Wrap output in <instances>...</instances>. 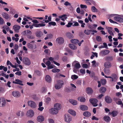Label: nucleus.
<instances>
[{
	"label": "nucleus",
	"mask_w": 123,
	"mask_h": 123,
	"mask_svg": "<svg viewBox=\"0 0 123 123\" xmlns=\"http://www.w3.org/2000/svg\"><path fill=\"white\" fill-rule=\"evenodd\" d=\"M57 83L55 85V87L56 89H59L61 88L64 83L62 80H59L57 81Z\"/></svg>",
	"instance_id": "nucleus-1"
},
{
	"label": "nucleus",
	"mask_w": 123,
	"mask_h": 123,
	"mask_svg": "<svg viewBox=\"0 0 123 123\" xmlns=\"http://www.w3.org/2000/svg\"><path fill=\"white\" fill-rule=\"evenodd\" d=\"M89 101L94 106H96L98 105L97 103L98 102V100L96 99L91 98L89 100Z\"/></svg>",
	"instance_id": "nucleus-2"
},
{
	"label": "nucleus",
	"mask_w": 123,
	"mask_h": 123,
	"mask_svg": "<svg viewBox=\"0 0 123 123\" xmlns=\"http://www.w3.org/2000/svg\"><path fill=\"white\" fill-rule=\"evenodd\" d=\"M27 46L28 48L31 49H35L37 48V46L33 43L30 42L27 44Z\"/></svg>",
	"instance_id": "nucleus-3"
},
{
	"label": "nucleus",
	"mask_w": 123,
	"mask_h": 123,
	"mask_svg": "<svg viewBox=\"0 0 123 123\" xmlns=\"http://www.w3.org/2000/svg\"><path fill=\"white\" fill-rule=\"evenodd\" d=\"M56 42L60 44H63L64 41V39L62 37H58L56 39Z\"/></svg>",
	"instance_id": "nucleus-4"
},
{
	"label": "nucleus",
	"mask_w": 123,
	"mask_h": 123,
	"mask_svg": "<svg viewBox=\"0 0 123 123\" xmlns=\"http://www.w3.org/2000/svg\"><path fill=\"white\" fill-rule=\"evenodd\" d=\"M23 62L24 64L26 65H29L31 64V62L30 59L27 57L24 58Z\"/></svg>",
	"instance_id": "nucleus-5"
},
{
	"label": "nucleus",
	"mask_w": 123,
	"mask_h": 123,
	"mask_svg": "<svg viewBox=\"0 0 123 123\" xmlns=\"http://www.w3.org/2000/svg\"><path fill=\"white\" fill-rule=\"evenodd\" d=\"M58 111L54 107L52 108L49 110V112L52 114L55 115L58 112Z\"/></svg>",
	"instance_id": "nucleus-6"
},
{
	"label": "nucleus",
	"mask_w": 123,
	"mask_h": 123,
	"mask_svg": "<svg viewBox=\"0 0 123 123\" xmlns=\"http://www.w3.org/2000/svg\"><path fill=\"white\" fill-rule=\"evenodd\" d=\"M6 102L3 98H1L0 99V107H4L6 103Z\"/></svg>",
	"instance_id": "nucleus-7"
},
{
	"label": "nucleus",
	"mask_w": 123,
	"mask_h": 123,
	"mask_svg": "<svg viewBox=\"0 0 123 123\" xmlns=\"http://www.w3.org/2000/svg\"><path fill=\"white\" fill-rule=\"evenodd\" d=\"M109 52L110 51L109 50H103L100 52L99 54L102 56H104L108 54Z\"/></svg>",
	"instance_id": "nucleus-8"
},
{
	"label": "nucleus",
	"mask_w": 123,
	"mask_h": 123,
	"mask_svg": "<svg viewBox=\"0 0 123 123\" xmlns=\"http://www.w3.org/2000/svg\"><path fill=\"white\" fill-rule=\"evenodd\" d=\"M29 106H30L32 108H35L36 107V105L35 103L32 101H29L28 102Z\"/></svg>",
	"instance_id": "nucleus-9"
},
{
	"label": "nucleus",
	"mask_w": 123,
	"mask_h": 123,
	"mask_svg": "<svg viewBox=\"0 0 123 123\" xmlns=\"http://www.w3.org/2000/svg\"><path fill=\"white\" fill-rule=\"evenodd\" d=\"M113 19L115 21L119 22H123V18L118 16L114 17L113 18Z\"/></svg>",
	"instance_id": "nucleus-10"
},
{
	"label": "nucleus",
	"mask_w": 123,
	"mask_h": 123,
	"mask_svg": "<svg viewBox=\"0 0 123 123\" xmlns=\"http://www.w3.org/2000/svg\"><path fill=\"white\" fill-rule=\"evenodd\" d=\"M54 107L57 109L58 111L61 110L62 108V106L60 104L57 103L55 104L54 105Z\"/></svg>",
	"instance_id": "nucleus-11"
},
{
	"label": "nucleus",
	"mask_w": 123,
	"mask_h": 123,
	"mask_svg": "<svg viewBox=\"0 0 123 123\" xmlns=\"http://www.w3.org/2000/svg\"><path fill=\"white\" fill-rule=\"evenodd\" d=\"M20 28V26L17 25H14L13 27V29L16 33H18L19 31V29Z\"/></svg>",
	"instance_id": "nucleus-12"
},
{
	"label": "nucleus",
	"mask_w": 123,
	"mask_h": 123,
	"mask_svg": "<svg viewBox=\"0 0 123 123\" xmlns=\"http://www.w3.org/2000/svg\"><path fill=\"white\" fill-rule=\"evenodd\" d=\"M12 94L14 97H18L20 96V93L18 91L13 92Z\"/></svg>",
	"instance_id": "nucleus-13"
},
{
	"label": "nucleus",
	"mask_w": 123,
	"mask_h": 123,
	"mask_svg": "<svg viewBox=\"0 0 123 123\" xmlns=\"http://www.w3.org/2000/svg\"><path fill=\"white\" fill-rule=\"evenodd\" d=\"M35 35L37 37L40 38L43 35V33L41 31H38L36 32Z\"/></svg>",
	"instance_id": "nucleus-14"
},
{
	"label": "nucleus",
	"mask_w": 123,
	"mask_h": 123,
	"mask_svg": "<svg viewBox=\"0 0 123 123\" xmlns=\"http://www.w3.org/2000/svg\"><path fill=\"white\" fill-rule=\"evenodd\" d=\"M44 118L43 116H38L37 118V121L39 122H42L44 121Z\"/></svg>",
	"instance_id": "nucleus-15"
},
{
	"label": "nucleus",
	"mask_w": 123,
	"mask_h": 123,
	"mask_svg": "<svg viewBox=\"0 0 123 123\" xmlns=\"http://www.w3.org/2000/svg\"><path fill=\"white\" fill-rule=\"evenodd\" d=\"M105 100L106 103H110L112 102V99L109 96H106L105 98Z\"/></svg>",
	"instance_id": "nucleus-16"
},
{
	"label": "nucleus",
	"mask_w": 123,
	"mask_h": 123,
	"mask_svg": "<svg viewBox=\"0 0 123 123\" xmlns=\"http://www.w3.org/2000/svg\"><path fill=\"white\" fill-rule=\"evenodd\" d=\"M16 81H13L12 82L14 83L17 84H18L22 86H23V84L21 83L22 82V81H21L17 79L15 80Z\"/></svg>",
	"instance_id": "nucleus-17"
},
{
	"label": "nucleus",
	"mask_w": 123,
	"mask_h": 123,
	"mask_svg": "<svg viewBox=\"0 0 123 123\" xmlns=\"http://www.w3.org/2000/svg\"><path fill=\"white\" fill-rule=\"evenodd\" d=\"M65 119L66 122L69 123L71 120V118L70 116H65Z\"/></svg>",
	"instance_id": "nucleus-18"
},
{
	"label": "nucleus",
	"mask_w": 123,
	"mask_h": 123,
	"mask_svg": "<svg viewBox=\"0 0 123 123\" xmlns=\"http://www.w3.org/2000/svg\"><path fill=\"white\" fill-rule=\"evenodd\" d=\"M104 65L105 68H110L111 66V63L109 62H107L104 63Z\"/></svg>",
	"instance_id": "nucleus-19"
},
{
	"label": "nucleus",
	"mask_w": 123,
	"mask_h": 123,
	"mask_svg": "<svg viewBox=\"0 0 123 123\" xmlns=\"http://www.w3.org/2000/svg\"><path fill=\"white\" fill-rule=\"evenodd\" d=\"M80 108L82 111L87 110L88 108L87 106L84 105H81L80 106Z\"/></svg>",
	"instance_id": "nucleus-20"
},
{
	"label": "nucleus",
	"mask_w": 123,
	"mask_h": 123,
	"mask_svg": "<svg viewBox=\"0 0 123 123\" xmlns=\"http://www.w3.org/2000/svg\"><path fill=\"white\" fill-rule=\"evenodd\" d=\"M2 16L6 19H8L9 18L8 15L6 12H3L1 14Z\"/></svg>",
	"instance_id": "nucleus-21"
},
{
	"label": "nucleus",
	"mask_w": 123,
	"mask_h": 123,
	"mask_svg": "<svg viewBox=\"0 0 123 123\" xmlns=\"http://www.w3.org/2000/svg\"><path fill=\"white\" fill-rule=\"evenodd\" d=\"M66 34L67 37L69 38H72L74 37V36L73 35L69 32L66 33Z\"/></svg>",
	"instance_id": "nucleus-22"
},
{
	"label": "nucleus",
	"mask_w": 123,
	"mask_h": 123,
	"mask_svg": "<svg viewBox=\"0 0 123 123\" xmlns=\"http://www.w3.org/2000/svg\"><path fill=\"white\" fill-rule=\"evenodd\" d=\"M45 79L48 82L50 83L51 81V79L50 76L49 75L46 76Z\"/></svg>",
	"instance_id": "nucleus-23"
},
{
	"label": "nucleus",
	"mask_w": 123,
	"mask_h": 123,
	"mask_svg": "<svg viewBox=\"0 0 123 123\" xmlns=\"http://www.w3.org/2000/svg\"><path fill=\"white\" fill-rule=\"evenodd\" d=\"M111 76H112V79L111 80L112 81H115L117 80V77L116 74H113Z\"/></svg>",
	"instance_id": "nucleus-24"
},
{
	"label": "nucleus",
	"mask_w": 123,
	"mask_h": 123,
	"mask_svg": "<svg viewBox=\"0 0 123 123\" xmlns=\"http://www.w3.org/2000/svg\"><path fill=\"white\" fill-rule=\"evenodd\" d=\"M27 115H34V113L32 110H30L27 111Z\"/></svg>",
	"instance_id": "nucleus-25"
},
{
	"label": "nucleus",
	"mask_w": 123,
	"mask_h": 123,
	"mask_svg": "<svg viewBox=\"0 0 123 123\" xmlns=\"http://www.w3.org/2000/svg\"><path fill=\"white\" fill-rule=\"evenodd\" d=\"M86 92L88 94H92L93 93V91L92 89L90 87H88L86 88Z\"/></svg>",
	"instance_id": "nucleus-26"
},
{
	"label": "nucleus",
	"mask_w": 123,
	"mask_h": 123,
	"mask_svg": "<svg viewBox=\"0 0 123 123\" xmlns=\"http://www.w3.org/2000/svg\"><path fill=\"white\" fill-rule=\"evenodd\" d=\"M104 70V73L106 74H109L110 73V70L108 68H105Z\"/></svg>",
	"instance_id": "nucleus-27"
},
{
	"label": "nucleus",
	"mask_w": 123,
	"mask_h": 123,
	"mask_svg": "<svg viewBox=\"0 0 123 123\" xmlns=\"http://www.w3.org/2000/svg\"><path fill=\"white\" fill-rule=\"evenodd\" d=\"M106 90V88L104 87H101L99 91L101 93H104Z\"/></svg>",
	"instance_id": "nucleus-28"
},
{
	"label": "nucleus",
	"mask_w": 123,
	"mask_h": 123,
	"mask_svg": "<svg viewBox=\"0 0 123 123\" xmlns=\"http://www.w3.org/2000/svg\"><path fill=\"white\" fill-rule=\"evenodd\" d=\"M68 112L71 115H76V112L72 110H68Z\"/></svg>",
	"instance_id": "nucleus-29"
},
{
	"label": "nucleus",
	"mask_w": 123,
	"mask_h": 123,
	"mask_svg": "<svg viewBox=\"0 0 123 123\" xmlns=\"http://www.w3.org/2000/svg\"><path fill=\"white\" fill-rule=\"evenodd\" d=\"M69 101L70 103L74 105H76L77 104V102L76 100L72 99H70Z\"/></svg>",
	"instance_id": "nucleus-30"
},
{
	"label": "nucleus",
	"mask_w": 123,
	"mask_h": 123,
	"mask_svg": "<svg viewBox=\"0 0 123 123\" xmlns=\"http://www.w3.org/2000/svg\"><path fill=\"white\" fill-rule=\"evenodd\" d=\"M104 118V120L106 122H109L110 120V118L108 116H105Z\"/></svg>",
	"instance_id": "nucleus-31"
},
{
	"label": "nucleus",
	"mask_w": 123,
	"mask_h": 123,
	"mask_svg": "<svg viewBox=\"0 0 123 123\" xmlns=\"http://www.w3.org/2000/svg\"><path fill=\"white\" fill-rule=\"evenodd\" d=\"M71 42L74 44H76L78 43L79 41L78 40L75 39H73L71 40Z\"/></svg>",
	"instance_id": "nucleus-32"
},
{
	"label": "nucleus",
	"mask_w": 123,
	"mask_h": 123,
	"mask_svg": "<svg viewBox=\"0 0 123 123\" xmlns=\"http://www.w3.org/2000/svg\"><path fill=\"white\" fill-rule=\"evenodd\" d=\"M91 32V30L88 29L85 30L84 31V33L88 35L90 34Z\"/></svg>",
	"instance_id": "nucleus-33"
},
{
	"label": "nucleus",
	"mask_w": 123,
	"mask_h": 123,
	"mask_svg": "<svg viewBox=\"0 0 123 123\" xmlns=\"http://www.w3.org/2000/svg\"><path fill=\"white\" fill-rule=\"evenodd\" d=\"M69 46L72 49H75L77 48L73 44H69Z\"/></svg>",
	"instance_id": "nucleus-34"
},
{
	"label": "nucleus",
	"mask_w": 123,
	"mask_h": 123,
	"mask_svg": "<svg viewBox=\"0 0 123 123\" xmlns=\"http://www.w3.org/2000/svg\"><path fill=\"white\" fill-rule=\"evenodd\" d=\"M17 115H23L25 114V113L23 111H18L16 113Z\"/></svg>",
	"instance_id": "nucleus-35"
},
{
	"label": "nucleus",
	"mask_w": 123,
	"mask_h": 123,
	"mask_svg": "<svg viewBox=\"0 0 123 123\" xmlns=\"http://www.w3.org/2000/svg\"><path fill=\"white\" fill-rule=\"evenodd\" d=\"M48 25H48V26L49 27H50L51 26V25L54 26L56 25V24L55 22L52 21L49 22L48 23Z\"/></svg>",
	"instance_id": "nucleus-36"
},
{
	"label": "nucleus",
	"mask_w": 123,
	"mask_h": 123,
	"mask_svg": "<svg viewBox=\"0 0 123 123\" xmlns=\"http://www.w3.org/2000/svg\"><path fill=\"white\" fill-rule=\"evenodd\" d=\"M78 99V100H80V101L81 102H84L86 101V99L84 97L79 98Z\"/></svg>",
	"instance_id": "nucleus-37"
},
{
	"label": "nucleus",
	"mask_w": 123,
	"mask_h": 123,
	"mask_svg": "<svg viewBox=\"0 0 123 123\" xmlns=\"http://www.w3.org/2000/svg\"><path fill=\"white\" fill-rule=\"evenodd\" d=\"M4 19L1 17H0V25H3L5 23Z\"/></svg>",
	"instance_id": "nucleus-38"
},
{
	"label": "nucleus",
	"mask_w": 123,
	"mask_h": 123,
	"mask_svg": "<svg viewBox=\"0 0 123 123\" xmlns=\"http://www.w3.org/2000/svg\"><path fill=\"white\" fill-rule=\"evenodd\" d=\"M2 28L6 30L7 31H10V29L9 27L6 25H4L2 27Z\"/></svg>",
	"instance_id": "nucleus-39"
},
{
	"label": "nucleus",
	"mask_w": 123,
	"mask_h": 123,
	"mask_svg": "<svg viewBox=\"0 0 123 123\" xmlns=\"http://www.w3.org/2000/svg\"><path fill=\"white\" fill-rule=\"evenodd\" d=\"M60 71V69L56 68H55L52 70V72L54 73L58 72Z\"/></svg>",
	"instance_id": "nucleus-40"
},
{
	"label": "nucleus",
	"mask_w": 123,
	"mask_h": 123,
	"mask_svg": "<svg viewBox=\"0 0 123 123\" xmlns=\"http://www.w3.org/2000/svg\"><path fill=\"white\" fill-rule=\"evenodd\" d=\"M74 66L76 69H79L80 67V64L78 63H76L74 65Z\"/></svg>",
	"instance_id": "nucleus-41"
},
{
	"label": "nucleus",
	"mask_w": 123,
	"mask_h": 123,
	"mask_svg": "<svg viewBox=\"0 0 123 123\" xmlns=\"http://www.w3.org/2000/svg\"><path fill=\"white\" fill-rule=\"evenodd\" d=\"M101 82L102 85H105L106 83V80H105L104 79H102L101 80Z\"/></svg>",
	"instance_id": "nucleus-42"
},
{
	"label": "nucleus",
	"mask_w": 123,
	"mask_h": 123,
	"mask_svg": "<svg viewBox=\"0 0 123 123\" xmlns=\"http://www.w3.org/2000/svg\"><path fill=\"white\" fill-rule=\"evenodd\" d=\"M96 39L97 41L98 42H101L102 41L101 37L100 36H97L96 37Z\"/></svg>",
	"instance_id": "nucleus-43"
},
{
	"label": "nucleus",
	"mask_w": 123,
	"mask_h": 123,
	"mask_svg": "<svg viewBox=\"0 0 123 123\" xmlns=\"http://www.w3.org/2000/svg\"><path fill=\"white\" fill-rule=\"evenodd\" d=\"M92 10L93 12H98L97 9L94 6L92 7Z\"/></svg>",
	"instance_id": "nucleus-44"
},
{
	"label": "nucleus",
	"mask_w": 123,
	"mask_h": 123,
	"mask_svg": "<svg viewBox=\"0 0 123 123\" xmlns=\"http://www.w3.org/2000/svg\"><path fill=\"white\" fill-rule=\"evenodd\" d=\"M45 101L47 103H48L51 100V99L49 97H47L46 98Z\"/></svg>",
	"instance_id": "nucleus-45"
},
{
	"label": "nucleus",
	"mask_w": 123,
	"mask_h": 123,
	"mask_svg": "<svg viewBox=\"0 0 123 123\" xmlns=\"http://www.w3.org/2000/svg\"><path fill=\"white\" fill-rule=\"evenodd\" d=\"M83 115H91V113L88 111H86L83 113Z\"/></svg>",
	"instance_id": "nucleus-46"
},
{
	"label": "nucleus",
	"mask_w": 123,
	"mask_h": 123,
	"mask_svg": "<svg viewBox=\"0 0 123 123\" xmlns=\"http://www.w3.org/2000/svg\"><path fill=\"white\" fill-rule=\"evenodd\" d=\"M78 77L77 76L75 75H74L71 76V78L72 80L76 79L78 78Z\"/></svg>",
	"instance_id": "nucleus-47"
},
{
	"label": "nucleus",
	"mask_w": 123,
	"mask_h": 123,
	"mask_svg": "<svg viewBox=\"0 0 123 123\" xmlns=\"http://www.w3.org/2000/svg\"><path fill=\"white\" fill-rule=\"evenodd\" d=\"M118 112L117 111H112L111 113V114L112 115H117L118 114Z\"/></svg>",
	"instance_id": "nucleus-48"
},
{
	"label": "nucleus",
	"mask_w": 123,
	"mask_h": 123,
	"mask_svg": "<svg viewBox=\"0 0 123 123\" xmlns=\"http://www.w3.org/2000/svg\"><path fill=\"white\" fill-rule=\"evenodd\" d=\"M59 18H63L65 19H66L67 18V15L66 14H64L60 16H59Z\"/></svg>",
	"instance_id": "nucleus-49"
},
{
	"label": "nucleus",
	"mask_w": 123,
	"mask_h": 123,
	"mask_svg": "<svg viewBox=\"0 0 123 123\" xmlns=\"http://www.w3.org/2000/svg\"><path fill=\"white\" fill-rule=\"evenodd\" d=\"M47 91V89L44 87H43L42 89V92L43 93H45Z\"/></svg>",
	"instance_id": "nucleus-50"
},
{
	"label": "nucleus",
	"mask_w": 123,
	"mask_h": 123,
	"mask_svg": "<svg viewBox=\"0 0 123 123\" xmlns=\"http://www.w3.org/2000/svg\"><path fill=\"white\" fill-rule=\"evenodd\" d=\"M64 5L66 6H71V4L68 2V1H67L65 2V3L64 4Z\"/></svg>",
	"instance_id": "nucleus-51"
},
{
	"label": "nucleus",
	"mask_w": 123,
	"mask_h": 123,
	"mask_svg": "<svg viewBox=\"0 0 123 123\" xmlns=\"http://www.w3.org/2000/svg\"><path fill=\"white\" fill-rule=\"evenodd\" d=\"M80 6L81 8H82L86 9L87 8V6L86 5L81 4L80 5Z\"/></svg>",
	"instance_id": "nucleus-52"
},
{
	"label": "nucleus",
	"mask_w": 123,
	"mask_h": 123,
	"mask_svg": "<svg viewBox=\"0 0 123 123\" xmlns=\"http://www.w3.org/2000/svg\"><path fill=\"white\" fill-rule=\"evenodd\" d=\"M54 66L53 65H50L48 67V68L49 69L53 68L54 67Z\"/></svg>",
	"instance_id": "nucleus-53"
},
{
	"label": "nucleus",
	"mask_w": 123,
	"mask_h": 123,
	"mask_svg": "<svg viewBox=\"0 0 123 123\" xmlns=\"http://www.w3.org/2000/svg\"><path fill=\"white\" fill-rule=\"evenodd\" d=\"M62 60L64 62L66 61L67 60V57L66 56H64L62 58Z\"/></svg>",
	"instance_id": "nucleus-54"
},
{
	"label": "nucleus",
	"mask_w": 123,
	"mask_h": 123,
	"mask_svg": "<svg viewBox=\"0 0 123 123\" xmlns=\"http://www.w3.org/2000/svg\"><path fill=\"white\" fill-rule=\"evenodd\" d=\"M120 99L118 98H113V100L117 103Z\"/></svg>",
	"instance_id": "nucleus-55"
},
{
	"label": "nucleus",
	"mask_w": 123,
	"mask_h": 123,
	"mask_svg": "<svg viewBox=\"0 0 123 123\" xmlns=\"http://www.w3.org/2000/svg\"><path fill=\"white\" fill-rule=\"evenodd\" d=\"M73 23H72L69 22L68 23V24L66 25V26L68 27H70L73 25Z\"/></svg>",
	"instance_id": "nucleus-56"
},
{
	"label": "nucleus",
	"mask_w": 123,
	"mask_h": 123,
	"mask_svg": "<svg viewBox=\"0 0 123 123\" xmlns=\"http://www.w3.org/2000/svg\"><path fill=\"white\" fill-rule=\"evenodd\" d=\"M45 64L48 67L49 65H50L51 62L50 61H48L46 62Z\"/></svg>",
	"instance_id": "nucleus-57"
},
{
	"label": "nucleus",
	"mask_w": 123,
	"mask_h": 123,
	"mask_svg": "<svg viewBox=\"0 0 123 123\" xmlns=\"http://www.w3.org/2000/svg\"><path fill=\"white\" fill-rule=\"evenodd\" d=\"M48 121L49 123H54V121L52 119H49Z\"/></svg>",
	"instance_id": "nucleus-58"
},
{
	"label": "nucleus",
	"mask_w": 123,
	"mask_h": 123,
	"mask_svg": "<svg viewBox=\"0 0 123 123\" xmlns=\"http://www.w3.org/2000/svg\"><path fill=\"white\" fill-rule=\"evenodd\" d=\"M122 102L121 100L120 99L116 104L119 105H121V104H122Z\"/></svg>",
	"instance_id": "nucleus-59"
},
{
	"label": "nucleus",
	"mask_w": 123,
	"mask_h": 123,
	"mask_svg": "<svg viewBox=\"0 0 123 123\" xmlns=\"http://www.w3.org/2000/svg\"><path fill=\"white\" fill-rule=\"evenodd\" d=\"M76 83L78 85H80L81 83V80H77L76 82Z\"/></svg>",
	"instance_id": "nucleus-60"
},
{
	"label": "nucleus",
	"mask_w": 123,
	"mask_h": 123,
	"mask_svg": "<svg viewBox=\"0 0 123 123\" xmlns=\"http://www.w3.org/2000/svg\"><path fill=\"white\" fill-rule=\"evenodd\" d=\"M90 76L92 78H94L95 76V74L93 72H92L91 73Z\"/></svg>",
	"instance_id": "nucleus-61"
},
{
	"label": "nucleus",
	"mask_w": 123,
	"mask_h": 123,
	"mask_svg": "<svg viewBox=\"0 0 123 123\" xmlns=\"http://www.w3.org/2000/svg\"><path fill=\"white\" fill-rule=\"evenodd\" d=\"M80 72L81 73L83 74H85L86 73L84 69H81Z\"/></svg>",
	"instance_id": "nucleus-62"
},
{
	"label": "nucleus",
	"mask_w": 123,
	"mask_h": 123,
	"mask_svg": "<svg viewBox=\"0 0 123 123\" xmlns=\"http://www.w3.org/2000/svg\"><path fill=\"white\" fill-rule=\"evenodd\" d=\"M15 74L19 76L21 75V71H19V72H16L15 73Z\"/></svg>",
	"instance_id": "nucleus-63"
},
{
	"label": "nucleus",
	"mask_w": 123,
	"mask_h": 123,
	"mask_svg": "<svg viewBox=\"0 0 123 123\" xmlns=\"http://www.w3.org/2000/svg\"><path fill=\"white\" fill-rule=\"evenodd\" d=\"M18 48V46L17 44H16L15 45L14 49L16 50H17Z\"/></svg>",
	"instance_id": "nucleus-64"
}]
</instances>
